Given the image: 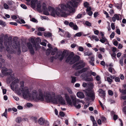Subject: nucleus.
<instances>
[{"label":"nucleus","instance_id":"1","mask_svg":"<svg viewBox=\"0 0 126 126\" xmlns=\"http://www.w3.org/2000/svg\"><path fill=\"white\" fill-rule=\"evenodd\" d=\"M20 84V86L17 91L18 95H20L22 94L24 98L29 97L33 100L37 99L41 101L44 100V96L42 90H39L38 92L36 90H33L32 94H30L28 87H24V82L23 81H21Z\"/></svg>","mask_w":126,"mask_h":126},{"label":"nucleus","instance_id":"2","mask_svg":"<svg viewBox=\"0 0 126 126\" xmlns=\"http://www.w3.org/2000/svg\"><path fill=\"white\" fill-rule=\"evenodd\" d=\"M48 9L49 11L51 13V15L54 17H55L56 15L59 16H66V14L64 12H63L59 7H57L55 10L54 8L49 6Z\"/></svg>","mask_w":126,"mask_h":126},{"label":"nucleus","instance_id":"3","mask_svg":"<svg viewBox=\"0 0 126 126\" xmlns=\"http://www.w3.org/2000/svg\"><path fill=\"white\" fill-rule=\"evenodd\" d=\"M44 96L46 101L47 102H52L57 103V100L55 94L53 92H46L44 93Z\"/></svg>","mask_w":126,"mask_h":126},{"label":"nucleus","instance_id":"4","mask_svg":"<svg viewBox=\"0 0 126 126\" xmlns=\"http://www.w3.org/2000/svg\"><path fill=\"white\" fill-rule=\"evenodd\" d=\"M74 54L73 52H71L66 58L65 62L70 64H73L75 62L78 61L79 57L78 55L74 56Z\"/></svg>","mask_w":126,"mask_h":126},{"label":"nucleus","instance_id":"5","mask_svg":"<svg viewBox=\"0 0 126 126\" xmlns=\"http://www.w3.org/2000/svg\"><path fill=\"white\" fill-rule=\"evenodd\" d=\"M8 37L7 35H6L4 37V45L7 46L6 50L9 53H11L12 49L9 47L12 46V38L11 37H9L7 41V38Z\"/></svg>","mask_w":126,"mask_h":126},{"label":"nucleus","instance_id":"6","mask_svg":"<svg viewBox=\"0 0 126 126\" xmlns=\"http://www.w3.org/2000/svg\"><path fill=\"white\" fill-rule=\"evenodd\" d=\"M36 7L37 10L40 12H42L41 4L40 2H38L37 0H32L31 3L32 7L34 8L36 7Z\"/></svg>","mask_w":126,"mask_h":126},{"label":"nucleus","instance_id":"7","mask_svg":"<svg viewBox=\"0 0 126 126\" xmlns=\"http://www.w3.org/2000/svg\"><path fill=\"white\" fill-rule=\"evenodd\" d=\"M19 82V80L18 79H16L14 80L10 84V87L11 89L13 91H14L15 89L16 90H17V92L18 90L17 89L18 88V85L16 84L18 83Z\"/></svg>","mask_w":126,"mask_h":126},{"label":"nucleus","instance_id":"8","mask_svg":"<svg viewBox=\"0 0 126 126\" xmlns=\"http://www.w3.org/2000/svg\"><path fill=\"white\" fill-rule=\"evenodd\" d=\"M72 99V102L74 106L77 109H79L81 107V106L80 104H78V105L77 104H78L80 102L79 100L76 98V96H71Z\"/></svg>","mask_w":126,"mask_h":126},{"label":"nucleus","instance_id":"9","mask_svg":"<svg viewBox=\"0 0 126 126\" xmlns=\"http://www.w3.org/2000/svg\"><path fill=\"white\" fill-rule=\"evenodd\" d=\"M85 65V63L81 61L79 63H77L74 64L73 66V67L75 68V69L78 70L84 67Z\"/></svg>","mask_w":126,"mask_h":126},{"label":"nucleus","instance_id":"10","mask_svg":"<svg viewBox=\"0 0 126 126\" xmlns=\"http://www.w3.org/2000/svg\"><path fill=\"white\" fill-rule=\"evenodd\" d=\"M91 76L90 75L89 76L88 73H83L81 75V76L82 78L87 81H91L93 80V78L92 77H88V76Z\"/></svg>","mask_w":126,"mask_h":126},{"label":"nucleus","instance_id":"11","mask_svg":"<svg viewBox=\"0 0 126 126\" xmlns=\"http://www.w3.org/2000/svg\"><path fill=\"white\" fill-rule=\"evenodd\" d=\"M16 38H13V42L14 44L13 45V47L15 48H18L19 50L20 49V47L19 43L17 41L16 39Z\"/></svg>","mask_w":126,"mask_h":126},{"label":"nucleus","instance_id":"12","mask_svg":"<svg viewBox=\"0 0 126 126\" xmlns=\"http://www.w3.org/2000/svg\"><path fill=\"white\" fill-rule=\"evenodd\" d=\"M42 11H43V14L47 16L49 15V14L47 8L46 6V4L44 3H43L42 5Z\"/></svg>","mask_w":126,"mask_h":126},{"label":"nucleus","instance_id":"13","mask_svg":"<svg viewBox=\"0 0 126 126\" xmlns=\"http://www.w3.org/2000/svg\"><path fill=\"white\" fill-rule=\"evenodd\" d=\"M27 46L29 49L30 50V52L31 54L34 55V51L32 45L30 42L27 43Z\"/></svg>","mask_w":126,"mask_h":126},{"label":"nucleus","instance_id":"14","mask_svg":"<svg viewBox=\"0 0 126 126\" xmlns=\"http://www.w3.org/2000/svg\"><path fill=\"white\" fill-rule=\"evenodd\" d=\"M86 95L88 96L91 98L92 100H94L95 98V93L92 91H87L86 92Z\"/></svg>","mask_w":126,"mask_h":126},{"label":"nucleus","instance_id":"15","mask_svg":"<svg viewBox=\"0 0 126 126\" xmlns=\"http://www.w3.org/2000/svg\"><path fill=\"white\" fill-rule=\"evenodd\" d=\"M64 95L67 103L70 105L72 106L73 105V103L68 94L66 93H65L64 94Z\"/></svg>","mask_w":126,"mask_h":126},{"label":"nucleus","instance_id":"16","mask_svg":"<svg viewBox=\"0 0 126 126\" xmlns=\"http://www.w3.org/2000/svg\"><path fill=\"white\" fill-rule=\"evenodd\" d=\"M56 98L57 100V102H58L62 105L65 104V101L62 96H56Z\"/></svg>","mask_w":126,"mask_h":126},{"label":"nucleus","instance_id":"17","mask_svg":"<svg viewBox=\"0 0 126 126\" xmlns=\"http://www.w3.org/2000/svg\"><path fill=\"white\" fill-rule=\"evenodd\" d=\"M99 92V95L101 97L103 98V99L104 100L105 99V91L101 89H99V91H98Z\"/></svg>","mask_w":126,"mask_h":126},{"label":"nucleus","instance_id":"18","mask_svg":"<svg viewBox=\"0 0 126 126\" xmlns=\"http://www.w3.org/2000/svg\"><path fill=\"white\" fill-rule=\"evenodd\" d=\"M77 95L78 97L80 98H83L84 97V95L82 92H78Z\"/></svg>","mask_w":126,"mask_h":126},{"label":"nucleus","instance_id":"19","mask_svg":"<svg viewBox=\"0 0 126 126\" xmlns=\"http://www.w3.org/2000/svg\"><path fill=\"white\" fill-rule=\"evenodd\" d=\"M38 123L40 125H43L45 123V120L42 117L40 118L38 120Z\"/></svg>","mask_w":126,"mask_h":126},{"label":"nucleus","instance_id":"20","mask_svg":"<svg viewBox=\"0 0 126 126\" xmlns=\"http://www.w3.org/2000/svg\"><path fill=\"white\" fill-rule=\"evenodd\" d=\"M4 37V34L1 33L0 35V46H2L3 43V39Z\"/></svg>","mask_w":126,"mask_h":126},{"label":"nucleus","instance_id":"21","mask_svg":"<svg viewBox=\"0 0 126 126\" xmlns=\"http://www.w3.org/2000/svg\"><path fill=\"white\" fill-rule=\"evenodd\" d=\"M58 50L56 48H55L53 49L51 51V54L52 55H54L56 53H57Z\"/></svg>","mask_w":126,"mask_h":126},{"label":"nucleus","instance_id":"22","mask_svg":"<svg viewBox=\"0 0 126 126\" xmlns=\"http://www.w3.org/2000/svg\"><path fill=\"white\" fill-rule=\"evenodd\" d=\"M108 70L110 72L113 74H115L116 73V72L114 69L111 67H109L108 69Z\"/></svg>","mask_w":126,"mask_h":126},{"label":"nucleus","instance_id":"23","mask_svg":"<svg viewBox=\"0 0 126 126\" xmlns=\"http://www.w3.org/2000/svg\"><path fill=\"white\" fill-rule=\"evenodd\" d=\"M65 53L66 52L65 51L63 52L62 54L61 55V57L59 58V60L60 61H62L63 59Z\"/></svg>","mask_w":126,"mask_h":126},{"label":"nucleus","instance_id":"24","mask_svg":"<svg viewBox=\"0 0 126 126\" xmlns=\"http://www.w3.org/2000/svg\"><path fill=\"white\" fill-rule=\"evenodd\" d=\"M89 67H86L83 68L81 69L80 70V71L81 72V73L85 72L87 71V70L89 69Z\"/></svg>","mask_w":126,"mask_h":126},{"label":"nucleus","instance_id":"25","mask_svg":"<svg viewBox=\"0 0 126 126\" xmlns=\"http://www.w3.org/2000/svg\"><path fill=\"white\" fill-rule=\"evenodd\" d=\"M99 41L102 43H103L107 41V39L105 37H102V39H100Z\"/></svg>","mask_w":126,"mask_h":126},{"label":"nucleus","instance_id":"26","mask_svg":"<svg viewBox=\"0 0 126 126\" xmlns=\"http://www.w3.org/2000/svg\"><path fill=\"white\" fill-rule=\"evenodd\" d=\"M8 71V69L5 67L3 68L1 71V72L3 74H5L6 72Z\"/></svg>","mask_w":126,"mask_h":126},{"label":"nucleus","instance_id":"27","mask_svg":"<svg viewBox=\"0 0 126 126\" xmlns=\"http://www.w3.org/2000/svg\"><path fill=\"white\" fill-rule=\"evenodd\" d=\"M6 3L10 6L13 5L14 3V2L12 0L7 1L6 2Z\"/></svg>","mask_w":126,"mask_h":126},{"label":"nucleus","instance_id":"28","mask_svg":"<svg viewBox=\"0 0 126 126\" xmlns=\"http://www.w3.org/2000/svg\"><path fill=\"white\" fill-rule=\"evenodd\" d=\"M22 120V118L20 117H17L16 119V121L17 123L21 122Z\"/></svg>","mask_w":126,"mask_h":126},{"label":"nucleus","instance_id":"29","mask_svg":"<svg viewBox=\"0 0 126 126\" xmlns=\"http://www.w3.org/2000/svg\"><path fill=\"white\" fill-rule=\"evenodd\" d=\"M51 33L49 32L45 33L44 34V36L46 37H49L51 36Z\"/></svg>","mask_w":126,"mask_h":126},{"label":"nucleus","instance_id":"30","mask_svg":"<svg viewBox=\"0 0 126 126\" xmlns=\"http://www.w3.org/2000/svg\"><path fill=\"white\" fill-rule=\"evenodd\" d=\"M33 47L35 48L36 50H37L38 48H40V47L36 43L34 44Z\"/></svg>","mask_w":126,"mask_h":126},{"label":"nucleus","instance_id":"31","mask_svg":"<svg viewBox=\"0 0 126 126\" xmlns=\"http://www.w3.org/2000/svg\"><path fill=\"white\" fill-rule=\"evenodd\" d=\"M0 25H2L3 27H4L6 26L5 22L1 20H0Z\"/></svg>","mask_w":126,"mask_h":126},{"label":"nucleus","instance_id":"32","mask_svg":"<svg viewBox=\"0 0 126 126\" xmlns=\"http://www.w3.org/2000/svg\"><path fill=\"white\" fill-rule=\"evenodd\" d=\"M4 8L6 9H8L9 8V6L7 3H4L3 5Z\"/></svg>","mask_w":126,"mask_h":126},{"label":"nucleus","instance_id":"33","mask_svg":"<svg viewBox=\"0 0 126 126\" xmlns=\"http://www.w3.org/2000/svg\"><path fill=\"white\" fill-rule=\"evenodd\" d=\"M92 54V53L90 52H87L84 53V56H90Z\"/></svg>","mask_w":126,"mask_h":126},{"label":"nucleus","instance_id":"34","mask_svg":"<svg viewBox=\"0 0 126 126\" xmlns=\"http://www.w3.org/2000/svg\"><path fill=\"white\" fill-rule=\"evenodd\" d=\"M81 74V72L80 71V70L76 72L75 74V75L76 76H79Z\"/></svg>","mask_w":126,"mask_h":126},{"label":"nucleus","instance_id":"35","mask_svg":"<svg viewBox=\"0 0 126 126\" xmlns=\"http://www.w3.org/2000/svg\"><path fill=\"white\" fill-rule=\"evenodd\" d=\"M100 118L102 121V123L105 122L106 120V118L103 116H101Z\"/></svg>","mask_w":126,"mask_h":126},{"label":"nucleus","instance_id":"36","mask_svg":"<svg viewBox=\"0 0 126 126\" xmlns=\"http://www.w3.org/2000/svg\"><path fill=\"white\" fill-rule=\"evenodd\" d=\"M72 81L71 82L72 83H74L76 81V77H71Z\"/></svg>","mask_w":126,"mask_h":126},{"label":"nucleus","instance_id":"37","mask_svg":"<svg viewBox=\"0 0 126 126\" xmlns=\"http://www.w3.org/2000/svg\"><path fill=\"white\" fill-rule=\"evenodd\" d=\"M84 7L86 8L89 7V4L88 2H86L84 3Z\"/></svg>","mask_w":126,"mask_h":126},{"label":"nucleus","instance_id":"38","mask_svg":"<svg viewBox=\"0 0 126 126\" xmlns=\"http://www.w3.org/2000/svg\"><path fill=\"white\" fill-rule=\"evenodd\" d=\"M82 35V33L81 32H79L76 33L74 36V37L76 36L80 37Z\"/></svg>","mask_w":126,"mask_h":126},{"label":"nucleus","instance_id":"39","mask_svg":"<svg viewBox=\"0 0 126 126\" xmlns=\"http://www.w3.org/2000/svg\"><path fill=\"white\" fill-rule=\"evenodd\" d=\"M85 24L86 25L89 26H91V24L88 21H86L85 22Z\"/></svg>","mask_w":126,"mask_h":126},{"label":"nucleus","instance_id":"40","mask_svg":"<svg viewBox=\"0 0 126 126\" xmlns=\"http://www.w3.org/2000/svg\"><path fill=\"white\" fill-rule=\"evenodd\" d=\"M3 87H1L2 89V92L3 94H5L6 93V89H3Z\"/></svg>","mask_w":126,"mask_h":126},{"label":"nucleus","instance_id":"41","mask_svg":"<svg viewBox=\"0 0 126 126\" xmlns=\"http://www.w3.org/2000/svg\"><path fill=\"white\" fill-rule=\"evenodd\" d=\"M30 42L31 43L33 44V45L34 44L36 43L34 40L33 38H31Z\"/></svg>","mask_w":126,"mask_h":126},{"label":"nucleus","instance_id":"42","mask_svg":"<svg viewBox=\"0 0 126 126\" xmlns=\"http://www.w3.org/2000/svg\"><path fill=\"white\" fill-rule=\"evenodd\" d=\"M86 8L87 9L86 10V13H87L88 12L91 11V7H88Z\"/></svg>","mask_w":126,"mask_h":126},{"label":"nucleus","instance_id":"43","mask_svg":"<svg viewBox=\"0 0 126 126\" xmlns=\"http://www.w3.org/2000/svg\"><path fill=\"white\" fill-rule=\"evenodd\" d=\"M7 109H6L5 110V111L4 112V113L2 114V116H3L5 117H6V116L7 114Z\"/></svg>","mask_w":126,"mask_h":126},{"label":"nucleus","instance_id":"44","mask_svg":"<svg viewBox=\"0 0 126 126\" xmlns=\"http://www.w3.org/2000/svg\"><path fill=\"white\" fill-rule=\"evenodd\" d=\"M78 49L79 50L81 51H83V48L82 47L80 46L78 47Z\"/></svg>","mask_w":126,"mask_h":126},{"label":"nucleus","instance_id":"45","mask_svg":"<svg viewBox=\"0 0 126 126\" xmlns=\"http://www.w3.org/2000/svg\"><path fill=\"white\" fill-rule=\"evenodd\" d=\"M114 32H112L111 34L110 35V38H113L114 36Z\"/></svg>","mask_w":126,"mask_h":126},{"label":"nucleus","instance_id":"46","mask_svg":"<svg viewBox=\"0 0 126 126\" xmlns=\"http://www.w3.org/2000/svg\"><path fill=\"white\" fill-rule=\"evenodd\" d=\"M20 6L22 8L24 9H26L27 8L26 6L24 4H21Z\"/></svg>","mask_w":126,"mask_h":126},{"label":"nucleus","instance_id":"47","mask_svg":"<svg viewBox=\"0 0 126 126\" xmlns=\"http://www.w3.org/2000/svg\"><path fill=\"white\" fill-rule=\"evenodd\" d=\"M89 16H91L93 14V12L91 11L88 12L87 13Z\"/></svg>","mask_w":126,"mask_h":126},{"label":"nucleus","instance_id":"48","mask_svg":"<svg viewBox=\"0 0 126 126\" xmlns=\"http://www.w3.org/2000/svg\"><path fill=\"white\" fill-rule=\"evenodd\" d=\"M114 16L115 17L117 20H119V17L118 15L116 14H115Z\"/></svg>","mask_w":126,"mask_h":126},{"label":"nucleus","instance_id":"49","mask_svg":"<svg viewBox=\"0 0 126 126\" xmlns=\"http://www.w3.org/2000/svg\"><path fill=\"white\" fill-rule=\"evenodd\" d=\"M99 14L98 12H96L94 14V17H96Z\"/></svg>","mask_w":126,"mask_h":126},{"label":"nucleus","instance_id":"50","mask_svg":"<svg viewBox=\"0 0 126 126\" xmlns=\"http://www.w3.org/2000/svg\"><path fill=\"white\" fill-rule=\"evenodd\" d=\"M67 91L70 94H72V91L70 88H68L67 89Z\"/></svg>","mask_w":126,"mask_h":126},{"label":"nucleus","instance_id":"51","mask_svg":"<svg viewBox=\"0 0 126 126\" xmlns=\"http://www.w3.org/2000/svg\"><path fill=\"white\" fill-rule=\"evenodd\" d=\"M26 106L27 107L29 108L32 106V105L30 103H28L26 104Z\"/></svg>","mask_w":126,"mask_h":126},{"label":"nucleus","instance_id":"52","mask_svg":"<svg viewBox=\"0 0 126 126\" xmlns=\"http://www.w3.org/2000/svg\"><path fill=\"white\" fill-rule=\"evenodd\" d=\"M111 27L112 29L113 30L115 29V26L114 25V24L113 23H111Z\"/></svg>","mask_w":126,"mask_h":126},{"label":"nucleus","instance_id":"53","mask_svg":"<svg viewBox=\"0 0 126 126\" xmlns=\"http://www.w3.org/2000/svg\"><path fill=\"white\" fill-rule=\"evenodd\" d=\"M107 80L109 82V83H111L112 81V79L109 77H108L107 78Z\"/></svg>","mask_w":126,"mask_h":126},{"label":"nucleus","instance_id":"54","mask_svg":"<svg viewBox=\"0 0 126 126\" xmlns=\"http://www.w3.org/2000/svg\"><path fill=\"white\" fill-rule=\"evenodd\" d=\"M108 93L110 95H112L113 94V92L110 90H109L108 91Z\"/></svg>","mask_w":126,"mask_h":126},{"label":"nucleus","instance_id":"55","mask_svg":"<svg viewBox=\"0 0 126 126\" xmlns=\"http://www.w3.org/2000/svg\"><path fill=\"white\" fill-rule=\"evenodd\" d=\"M104 13L106 15V17L108 18L109 17V16L108 13L105 11H104Z\"/></svg>","mask_w":126,"mask_h":126},{"label":"nucleus","instance_id":"56","mask_svg":"<svg viewBox=\"0 0 126 126\" xmlns=\"http://www.w3.org/2000/svg\"><path fill=\"white\" fill-rule=\"evenodd\" d=\"M38 29L39 31H44L45 30L44 29V28L42 27H39L38 28Z\"/></svg>","mask_w":126,"mask_h":126},{"label":"nucleus","instance_id":"57","mask_svg":"<svg viewBox=\"0 0 126 126\" xmlns=\"http://www.w3.org/2000/svg\"><path fill=\"white\" fill-rule=\"evenodd\" d=\"M73 29L77 30L78 29V27L76 25H74V26L73 27Z\"/></svg>","mask_w":126,"mask_h":126},{"label":"nucleus","instance_id":"58","mask_svg":"<svg viewBox=\"0 0 126 126\" xmlns=\"http://www.w3.org/2000/svg\"><path fill=\"white\" fill-rule=\"evenodd\" d=\"M108 101L110 102L111 104L114 103L115 102V101H114L112 100V99H108Z\"/></svg>","mask_w":126,"mask_h":126},{"label":"nucleus","instance_id":"59","mask_svg":"<svg viewBox=\"0 0 126 126\" xmlns=\"http://www.w3.org/2000/svg\"><path fill=\"white\" fill-rule=\"evenodd\" d=\"M119 63L122 66L123 65V59L122 58L120 60Z\"/></svg>","mask_w":126,"mask_h":126},{"label":"nucleus","instance_id":"60","mask_svg":"<svg viewBox=\"0 0 126 126\" xmlns=\"http://www.w3.org/2000/svg\"><path fill=\"white\" fill-rule=\"evenodd\" d=\"M9 23L10 24L14 25L15 26H17V24L16 22H10Z\"/></svg>","mask_w":126,"mask_h":126},{"label":"nucleus","instance_id":"61","mask_svg":"<svg viewBox=\"0 0 126 126\" xmlns=\"http://www.w3.org/2000/svg\"><path fill=\"white\" fill-rule=\"evenodd\" d=\"M113 118L114 120H116L118 118V116L115 114L113 115Z\"/></svg>","mask_w":126,"mask_h":126},{"label":"nucleus","instance_id":"62","mask_svg":"<svg viewBox=\"0 0 126 126\" xmlns=\"http://www.w3.org/2000/svg\"><path fill=\"white\" fill-rule=\"evenodd\" d=\"M99 50L100 51H102L103 52H104L105 50L104 48L102 47H100L99 48Z\"/></svg>","mask_w":126,"mask_h":126},{"label":"nucleus","instance_id":"63","mask_svg":"<svg viewBox=\"0 0 126 126\" xmlns=\"http://www.w3.org/2000/svg\"><path fill=\"white\" fill-rule=\"evenodd\" d=\"M74 25L73 23L71 22H70L69 24V25L71 28L73 27V26H74Z\"/></svg>","mask_w":126,"mask_h":126},{"label":"nucleus","instance_id":"64","mask_svg":"<svg viewBox=\"0 0 126 126\" xmlns=\"http://www.w3.org/2000/svg\"><path fill=\"white\" fill-rule=\"evenodd\" d=\"M31 20L34 22H37V20L34 18H32Z\"/></svg>","mask_w":126,"mask_h":126}]
</instances>
